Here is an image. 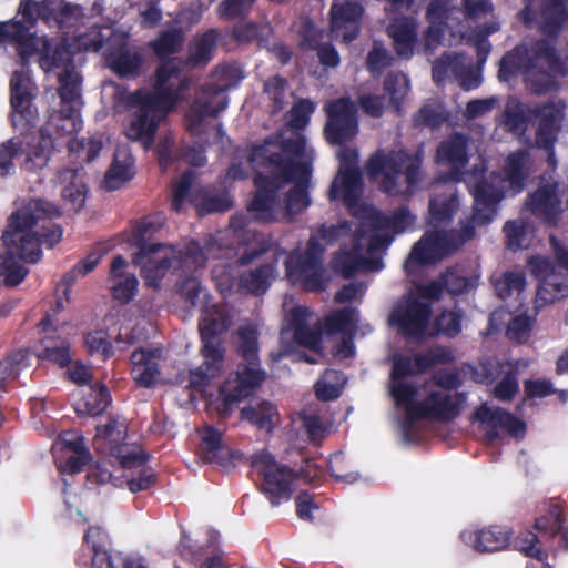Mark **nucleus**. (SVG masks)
<instances>
[{
  "mask_svg": "<svg viewBox=\"0 0 568 568\" xmlns=\"http://www.w3.org/2000/svg\"><path fill=\"white\" fill-rule=\"evenodd\" d=\"M348 210L352 221L323 224L311 234L304 252L295 250L286 257V276L292 283L310 291L321 290L324 284L323 254L326 245L334 242H341L342 248L333 258V267L343 276L348 277L358 270L379 268V252L389 245L394 235L408 230L415 220L405 207L384 216L362 201Z\"/></svg>",
  "mask_w": 568,
  "mask_h": 568,
  "instance_id": "obj_1",
  "label": "nucleus"
},
{
  "mask_svg": "<svg viewBox=\"0 0 568 568\" xmlns=\"http://www.w3.org/2000/svg\"><path fill=\"white\" fill-rule=\"evenodd\" d=\"M314 104L300 101L291 111L290 126L284 134L267 139L242 156L245 161L234 162L226 172L229 180H242L247 169L268 168V175L255 176L256 194L248 205L254 219L270 222L284 210L293 216L308 206L307 187L311 178L313 151L307 148L304 136L297 131L308 121Z\"/></svg>",
  "mask_w": 568,
  "mask_h": 568,
  "instance_id": "obj_2",
  "label": "nucleus"
},
{
  "mask_svg": "<svg viewBox=\"0 0 568 568\" xmlns=\"http://www.w3.org/2000/svg\"><path fill=\"white\" fill-rule=\"evenodd\" d=\"M274 250L280 254L276 244L268 240L254 237L250 243L230 246L223 237L209 236L203 243L185 242L181 246L162 243H139V251L133 255L132 263L141 271L146 285L158 287L161 281L174 272L191 273L205 265L210 258L225 260L213 267L212 274L221 292L264 293L274 276L272 265H262L248 272L239 273L237 267L251 263L263 253Z\"/></svg>",
  "mask_w": 568,
  "mask_h": 568,
  "instance_id": "obj_3",
  "label": "nucleus"
},
{
  "mask_svg": "<svg viewBox=\"0 0 568 568\" xmlns=\"http://www.w3.org/2000/svg\"><path fill=\"white\" fill-rule=\"evenodd\" d=\"M449 353L443 347H433L414 358L396 356L389 381V393L396 408L403 412L399 422L403 439L415 440V423L420 418L446 422L459 413L458 397L452 394L455 376L447 372H437L422 386L410 377L426 368L449 361Z\"/></svg>",
  "mask_w": 568,
  "mask_h": 568,
  "instance_id": "obj_4",
  "label": "nucleus"
},
{
  "mask_svg": "<svg viewBox=\"0 0 568 568\" xmlns=\"http://www.w3.org/2000/svg\"><path fill=\"white\" fill-rule=\"evenodd\" d=\"M528 150H517L507 155L503 175L490 173L471 185L474 214L469 223L462 225V232L434 230L427 232L414 247L405 263L407 271L417 264L432 263L454 252L475 235V227L490 222L496 214V205L507 192L519 193L535 171Z\"/></svg>",
  "mask_w": 568,
  "mask_h": 568,
  "instance_id": "obj_5",
  "label": "nucleus"
},
{
  "mask_svg": "<svg viewBox=\"0 0 568 568\" xmlns=\"http://www.w3.org/2000/svg\"><path fill=\"white\" fill-rule=\"evenodd\" d=\"M59 214L57 205L33 199L11 216L8 229L0 237V276L8 285L19 284L28 273L16 257L34 263L41 257V244L52 247L61 240L62 231L58 225H52L48 233L41 232L47 229L41 222Z\"/></svg>",
  "mask_w": 568,
  "mask_h": 568,
  "instance_id": "obj_6",
  "label": "nucleus"
},
{
  "mask_svg": "<svg viewBox=\"0 0 568 568\" xmlns=\"http://www.w3.org/2000/svg\"><path fill=\"white\" fill-rule=\"evenodd\" d=\"M181 61H165L156 71L153 91L141 90L131 98L135 108L126 135L131 140L141 141L145 149L153 144L154 133L160 121L176 104L180 90L186 82L179 77Z\"/></svg>",
  "mask_w": 568,
  "mask_h": 568,
  "instance_id": "obj_7",
  "label": "nucleus"
},
{
  "mask_svg": "<svg viewBox=\"0 0 568 568\" xmlns=\"http://www.w3.org/2000/svg\"><path fill=\"white\" fill-rule=\"evenodd\" d=\"M515 74H521L535 92H546L552 88L555 75L568 74V55L557 52L545 40L524 42L499 63L498 78L501 81H508Z\"/></svg>",
  "mask_w": 568,
  "mask_h": 568,
  "instance_id": "obj_8",
  "label": "nucleus"
},
{
  "mask_svg": "<svg viewBox=\"0 0 568 568\" xmlns=\"http://www.w3.org/2000/svg\"><path fill=\"white\" fill-rule=\"evenodd\" d=\"M478 282V276H466L460 270H452L443 276V283L432 282L427 285H418L400 301L393 310L389 322L410 336L424 334L429 317L430 304L439 298L443 284L452 294H462L473 290Z\"/></svg>",
  "mask_w": 568,
  "mask_h": 568,
  "instance_id": "obj_9",
  "label": "nucleus"
},
{
  "mask_svg": "<svg viewBox=\"0 0 568 568\" xmlns=\"http://www.w3.org/2000/svg\"><path fill=\"white\" fill-rule=\"evenodd\" d=\"M125 435V422L118 417L111 418L104 426L97 427L95 443L100 450L114 457L123 470L138 473V478L126 480L129 489L136 493L150 486L153 474L145 467L142 449L134 444L124 443Z\"/></svg>",
  "mask_w": 568,
  "mask_h": 568,
  "instance_id": "obj_10",
  "label": "nucleus"
},
{
  "mask_svg": "<svg viewBox=\"0 0 568 568\" xmlns=\"http://www.w3.org/2000/svg\"><path fill=\"white\" fill-rule=\"evenodd\" d=\"M63 64L54 69L59 80L60 109L52 112L41 133L45 136L53 134L59 136L71 135L82 126L80 109L81 100V77L77 70L75 58H61Z\"/></svg>",
  "mask_w": 568,
  "mask_h": 568,
  "instance_id": "obj_11",
  "label": "nucleus"
},
{
  "mask_svg": "<svg viewBox=\"0 0 568 568\" xmlns=\"http://www.w3.org/2000/svg\"><path fill=\"white\" fill-rule=\"evenodd\" d=\"M420 163L419 153L378 152L369 159L367 171L386 193L406 194L419 181Z\"/></svg>",
  "mask_w": 568,
  "mask_h": 568,
  "instance_id": "obj_12",
  "label": "nucleus"
},
{
  "mask_svg": "<svg viewBox=\"0 0 568 568\" xmlns=\"http://www.w3.org/2000/svg\"><path fill=\"white\" fill-rule=\"evenodd\" d=\"M242 77L234 67H222L206 83L186 115L187 130L194 135L206 133L212 120L229 104L226 90L234 87Z\"/></svg>",
  "mask_w": 568,
  "mask_h": 568,
  "instance_id": "obj_13",
  "label": "nucleus"
},
{
  "mask_svg": "<svg viewBox=\"0 0 568 568\" xmlns=\"http://www.w3.org/2000/svg\"><path fill=\"white\" fill-rule=\"evenodd\" d=\"M10 40L19 44V51L22 60H27L33 54H39L40 67L44 71H53L59 69L62 57L75 58L71 51V44L62 43L52 45L45 37H34L29 27L20 20L0 23V41Z\"/></svg>",
  "mask_w": 568,
  "mask_h": 568,
  "instance_id": "obj_14",
  "label": "nucleus"
},
{
  "mask_svg": "<svg viewBox=\"0 0 568 568\" xmlns=\"http://www.w3.org/2000/svg\"><path fill=\"white\" fill-rule=\"evenodd\" d=\"M11 89V121L12 125L24 131L28 126L34 124L38 112L32 103L34 88L30 79L29 69L22 64L20 70H16L10 81Z\"/></svg>",
  "mask_w": 568,
  "mask_h": 568,
  "instance_id": "obj_15",
  "label": "nucleus"
},
{
  "mask_svg": "<svg viewBox=\"0 0 568 568\" xmlns=\"http://www.w3.org/2000/svg\"><path fill=\"white\" fill-rule=\"evenodd\" d=\"M339 159V171L329 189V199H342L352 207L359 202L361 176L357 169V152L353 149H341L337 153Z\"/></svg>",
  "mask_w": 568,
  "mask_h": 568,
  "instance_id": "obj_16",
  "label": "nucleus"
},
{
  "mask_svg": "<svg viewBox=\"0 0 568 568\" xmlns=\"http://www.w3.org/2000/svg\"><path fill=\"white\" fill-rule=\"evenodd\" d=\"M325 109L328 118L325 126L327 140L334 144L352 140L358 129L356 104L349 98H339L327 103Z\"/></svg>",
  "mask_w": 568,
  "mask_h": 568,
  "instance_id": "obj_17",
  "label": "nucleus"
},
{
  "mask_svg": "<svg viewBox=\"0 0 568 568\" xmlns=\"http://www.w3.org/2000/svg\"><path fill=\"white\" fill-rule=\"evenodd\" d=\"M529 267L540 278L536 295L537 308L568 296V276L557 273L549 260L541 256L531 257Z\"/></svg>",
  "mask_w": 568,
  "mask_h": 568,
  "instance_id": "obj_18",
  "label": "nucleus"
},
{
  "mask_svg": "<svg viewBox=\"0 0 568 568\" xmlns=\"http://www.w3.org/2000/svg\"><path fill=\"white\" fill-rule=\"evenodd\" d=\"M254 465L263 475V487L272 505L280 504L282 499L287 500L292 493L294 474L285 466L277 464L268 453L256 456Z\"/></svg>",
  "mask_w": 568,
  "mask_h": 568,
  "instance_id": "obj_19",
  "label": "nucleus"
},
{
  "mask_svg": "<svg viewBox=\"0 0 568 568\" xmlns=\"http://www.w3.org/2000/svg\"><path fill=\"white\" fill-rule=\"evenodd\" d=\"M163 361L160 349H139L132 353V378L136 384L143 387H151L158 382L163 381L172 384L182 383L185 377L181 373L172 376H161V362Z\"/></svg>",
  "mask_w": 568,
  "mask_h": 568,
  "instance_id": "obj_20",
  "label": "nucleus"
},
{
  "mask_svg": "<svg viewBox=\"0 0 568 568\" xmlns=\"http://www.w3.org/2000/svg\"><path fill=\"white\" fill-rule=\"evenodd\" d=\"M454 0H432L426 10L428 28L423 34V44L426 51H434L442 44L445 29L457 30V18L454 13L459 11L453 4Z\"/></svg>",
  "mask_w": 568,
  "mask_h": 568,
  "instance_id": "obj_21",
  "label": "nucleus"
},
{
  "mask_svg": "<svg viewBox=\"0 0 568 568\" xmlns=\"http://www.w3.org/2000/svg\"><path fill=\"white\" fill-rule=\"evenodd\" d=\"M364 8L356 1H339L331 7L329 36L334 40L349 43L361 30Z\"/></svg>",
  "mask_w": 568,
  "mask_h": 568,
  "instance_id": "obj_22",
  "label": "nucleus"
},
{
  "mask_svg": "<svg viewBox=\"0 0 568 568\" xmlns=\"http://www.w3.org/2000/svg\"><path fill=\"white\" fill-rule=\"evenodd\" d=\"M359 315L353 307L332 311L324 325L328 334H341V342L334 346V356L341 359L351 357L355 352L354 334L357 329Z\"/></svg>",
  "mask_w": 568,
  "mask_h": 568,
  "instance_id": "obj_23",
  "label": "nucleus"
},
{
  "mask_svg": "<svg viewBox=\"0 0 568 568\" xmlns=\"http://www.w3.org/2000/svg\"><path fill=\"white\" fill-rule=\"evenodd\" d=\"M264 374L258 365H248L239 369L222 387L223 407L220 415L227 416L233 406L241 399L250 396L263 382Z\"/></svg>",
  "mask_w": 568,
  "mask_h": 568,
  "instance_id": "obj_24",
  "label": "nucleus"
},
{
  "mask_svg": "<svg viewBox=\"0 0 568 568\" xmlns=\"http://www.w3.org/2000/svg\"><path fill=\"white\" fill-rule=\"evenodd\" d=\"M290 325L281 331V342L293 338L298 345L316 349L320 345L321 332L318 321L305 306H294L288 314Z\"/></svg>",
  "mask_w": 568,
  "mask_h": 568,
  "instance_id": "obj_25",
  "label": "nucleus"
},
{
  "mask_svg": "<svg viewBox=\"0 0 568 568\" xmlns=\"http://www.w3.org/2000/svg\"><path fill=\"white\" fill-rule=\"evenodd\" d=\"M52 448L57 460L65 458L64 464L58 463L61 471L79 473L91 459V455L84 446V439L78 433L71 432L61 435Z\"/></svg>",
  "mask_w": 568,
  "mask_h": 568,
  "instance_id": "obj_26",
  "label": "nucleus"
},
{
  "mask_svg": "<svg viewBox=\"0 0 568 568\" xmlns=\"http://www.w3.org/2000/svg\"><path fill=\"white\" fill-rule=\"evenodd\" d=\"M562 105L560 102H548L544 105L536 106L530 113L539 119L537 128L536 143L539 148L550 149L548 154V163L552 168L557 165L552 145L556 141V132L561 120Z\"/></svg>",
  "mask_w": 568,
  "mask_h": 568,
  "instance_id": "obj_27",
  "label": "nucleus"
},
{
  "mask_svg": "<svg viewBox=\"0 0 568 568\" xmlns=\"http://www.w3.org/2000/svg\"><path fill=\"white\" fill-rule=\"evenodd\" d=\"M230 324L231 316L225 307L210 304L205 301V304L201 308L199 322L202 345L213 344V346L225 353L220 336L226 332Z\"/></svg>",
  "mask_w": 568,
  "mask_h": 568,
  "instance_id": "obj_28",
  "label": "nucleus"
},
{
  "mask_svg": "<svg viewBox=\"0 0 568 568\" xmlns=\"http://www.w3.org/2000/svg\"><path fill=\"white\" fill-rule=\"evenodd\" d=\"M200 452L206 463L215 464L225 470L234 466L240 458L223 440L222 433L211 426H206L201 433Z\"/></svg>",
  "mask_w": 568,
  "mask_h": 568,
  "instance_id": "obj_29",
  "label": "nucleus"
},
{
  "mask_svg": "<svg viewBox=\"0 0 568 568\" xmlns=\"http://www.w3.org/2000/svg\"><path fill=\"white\" fill-rule=\"evenodd\" d=\"M476 418L486 433L488 440H493L499 435V429L511 435H519L524 432L523 422L501 408L490 407L488 404L481 405L476 412Z\"/></svg>",
  "mask_w": 568,
  "mask_h": 568,
  "instance_id": "obj_30",
  "label": "nucleus"
},
{
  "mask_svg": "<svg viewBox=\"0 0 568 568\" xmlns=\"http://www.w3.org/2000/svg\"><path fill=\"white\" fill-rule=\"evenodd\" d=\"M541 29L547 34H555L566 23H568V10L566 0H529L525 8V14L532 19L537 16L539 6Z\"/></svg>",
  "mask_w": 568,
  "mask_h": 568,
  "instance_id": "obj_31",
  "label": "nucleus"
},
{
  "mask_svg": "<svg viewBox=\"0 0 568 568\" xmlns=\"http://www.w3.org/2000/svg\"><path fill=\"white\" fill-rule=\"evenodd\" d=\"M528 210L547 223H554L561 213L560 199L556 184L540 186L527 200Z\"/></svg>",
  "mask_w": 568,
  "mask_h": 568,
  "instance_id": "obj_32",
  "label": "nucleus"
},
{
  "mask_svg": "<svg viewBox=\"0 0 568 568\" xmlns=\"http://www.w3.org/2000/svg\"><path fill=\"white\" fill-rule=\"evenodd\" d=\"M134 175L133 158L126 146L116 149L112 163L105 173L103 187L113 191L123 186Z\"/></svg>",
  "mask_w": 568,
  "mask_h": 568,
  "instance_id": "obj_33",
  "label": "nucleus"
},
{
  "mask_svg": "<svg viewBox=\"0 0 568 568\" xmlns=\"http://www.w3.org/2000/svg\"><path fill=\"white\" fill-rule=\"evenodd\" d=\"M201 354L204 358L203 364L189 374L190 385L200 388L216 377L222 369L224 354L213 344L202 345Z\"/></svg>",
  "mask_w": 568,
  "mask_h": 568,
  "instance_id": "obj_34",
  "label": "nucleus"
},
{
  "mask_svg": "<svg viewBox=\"0 0 568 568\" xmlns=\"http://www.w3.org/2000/svg\"><path fill=\"white\" fill-rule=\"evenodd\" d=\"M462 540L477 551H497L506 547L509 536L500 527H489L480 530H465Z\"/></svg>",
  "mask_w": 568,
  "mask_h": 568,
  "instance_id": "obj_35",
  "label": "nucleus"
},
{
  "mask_svg": "<svg viewBox=\"0 0 568 568\" xmlns=\"http://www.w3.org/2000/svg\"><path fill=\"white\" fill-rule=\"evenodd\" d=\"M125 267L126 261L121 255H116L110 270L113 297L122 303H128L135 295L138 288L136 277L125 273Z\"/></svg>",
  "mask_w": 568,
  "mask_h": 568,
  "instance_id": "obj_36",
  "label": "nucleus"
},
{
  "mask_svg": "<svg viewBox=\"0 0 568 568\" xmlns=\"http://www.w3.org/2000/svg\"><path fill=\"white\" fill-rule=\"evenodd\" d=\"M437 161L448 165L458 174L468 162L467 139L460 134H455L443 142L437 149Z\"/></svg>",
  "mask_w": 568,
  "mask_h": 568,
  "instance_id": "obj_37",
  "label": "nucleus"
},
{
  "mask_svg": "<svg viewBox=\"0 0 568 568\" xmlns=\"http://www.w3.org/2000/svg\"><path fill=\"white\" fill-rule=\"evenodd\" d=\"M387 32L394 41V45L398 55H412L416 42V21L414 19H395L387 27Z\"/></svg>",
  "mask_w": 568,
  "mask_h": 568,
  "instance_id": "obj_38",
  "label": "nucleus"
},
{
  "mask_svg": "<svg viewBox=\"0 0 568 568\" xmlns=\"http://www.w3.org/2000/svg\"><path fill=\"white\" fill-rule=\"evenodd\" d=\"M241 418L268 433L278 424L280 414L274 404L263 400L243 407Z\"/></svg>",
  "mask_w": 568,
  "mask_h": 568,
  "instance_id": "obj_39",
  "label": "nucleus"
},
{
  "mask_svg": "<svg viewBox=\"0 0 568 568\" xmlns=\"http://www.w3.org/2000/svg\"><path fill=\"white\" fill-rule=\"evenodd\" d=\"M52 4L49 7L53 10L52 23L60 28H74L73 33L80 31V27H84L90 19V16L78 4L61 0H53Z\"/></svg>",
  "mask_w": 568,
  "mask_h": 568,
  "instance_id": "obj_40",
  "label": "nucleus"
},
{
  "mask_svg": "<svg viewBox=\"0 0 568 568\" xmlns=\"http://www.w3.org/2000/svg\"><path fill=\"white\" fill-rule=\"evenodd\" d=\"M84 540L92 550L93 567H114V559L110 552V540L101 527H90L84 535Z\"/></svg>",
  "mask_w": 568,
  "mask_h": 568,
  "instance_id": "obj_41",
  "label": "nucleus"
},
{
  "mask_svg": "<svg viewBox=\"0 0 568 568\" xmlns=\"http://www.w3.org/2000/svg\"><path fill=\"white\" fill-rule=\"evenodd\" d=\"M52 148L53 139L51 136L41 133L40 136L32 139L22 150L24 155L22 166L30 172L43 169L48 164Z\"/></svg>",
  "mask_w": 568,
  "mask_h": 568,
  "instance_id": "obj_42",
  "label": "nucleus"
},
{
  "mask_svg": "<svg viewBox=\"0 0 568 568\" xmlns=\"http://www.w3.org/2000/svg\"><path fill=\"white\" fill-rule=\"evenodd\" d=\"M60 183L64 184L61 194L74 210H79L85 200V184L79 169H67L59 173Z\"/></svg>",
  "mask_w": 568,
  "mask_h": 568,
  "instance_id": "obj_43",
  "label": "nucleus"
},
{
  "mask_svg": "<svg viewBox=\"0 0 568 568\" xmlns=\"http://www.w3.org/2000/svg\"><path fill=\"white\" fill-rule=\"evenodd\" d=\"M459 209V201L453 190L436 195L429 201V223L437 227L440 223L450 221Z\"/></svg>",
  "mask_w": 568,
  "mask_h": 568,
  "instance_id": "obj_44",
  "label": "nucleus"
},
{
  "mask_svg": "<svg viewBox=\"0 0 568 568\" xmlns=\"http://www.w3.org/2000/svg\"><path fill=\"white\" fill-rule=\"evenodd\" d=\"M110 404V395L103 386L90 387L81 398L74 403V409L81 416H97Z\"/></svg>",
  "mask_w": 568,
  "mask_h": 568,
  "instance_id": "obj_45",
  "label": "nucleus"
},
{
  "mask_svg": "<svg viewBox=\"0 0 568 568\" xmlns=\"http://www.w3.org/2000/svg\"><path fill=\"white\" fill-rule=\"evenodd\" d=\"M236 346L248 365H258V334L254 325L245 324L239 327Z\"/></svg>",
  "mask_w": 568,
  "mask_h": 568,
  "instance_id": "obj_46",
  "label": "nucleus"
},
{
  "mask_svg": "<svg viewBox=\"0 0 568 568\" xmlns=\"http://www.w3.org/2000/svg\"><path fill=\"white\" fill-rule=\"evenodd\" d=\"M463 9L455 7L459 13H454L453 17L457 18V31L452 32V37L455 38L458 34L460 38L464 36V29L462 28L463 19L478 20L493 13V4L489 0H463Z\"/></svg>",
  "mask_w": 568,
  "mask_h": 568,
  "instance_id": "obj_47",
  "label": "nucleus"
},
{
  "mask_svg": "<svg viewBox=\"0 0 568 568\" xmlns=\"http://www.w3.org/2000/svg\"><path fill=\"white\" fill-rule=\"evenodd\" d=\"M42 351L38 354L41 359H48L60 366L71 361L70 343L62 337L45 335L42 338Z\"/></svg>",
  "mask_w": 568,
  "mask_h": 568,
  "instance_id": "obj_48",
  "label": "nucleus"
},
{
  "mask_svg": "<svg viewBox=\"0 0 568 568\" xmlns=\"http://www.w3.org/2000/svg\"><path fill=\"white\" fill-rule=\"evenodd\" d=\"M108 64L121 75L134 74L141 65L142 58L136 51H130L123 47L106 54Z\"/></svg>",
  "mask_w": 568,
  "mask_h": 568,
  "instance_id": "obj_49",
  "label": "nucleus"
},
{
  "mask_svg": "<svg viewBox=\"0 0 568 568\" xmlns=\"http://www.w3.org/2000/svg\"><path fill=\"white\" fill-rule=\"evenodd\" d=\"M114 38L116 42L118 37L113 34V31L109 27L98 28L97 26L91 27L88 31H75L74 43L79 49L91 50L97 52L100 50L104 41H111Z\"/></svg>",
  "mask_w": 568,
  "mask_h": 568,
  "instance_id": "obj_50",
  "label": "nucleus"
},
{
  "mask_svg": "<svg viewBox=\"0 0 568 568\" xmlns=\"http://www.w3.org/2000/svg\"><path fill=\"white\" fill-rule=\"evenodd\" d=\"M217 34L214 30L207 31L194 39L190 47L189 62L193 67L206 64L213 55Z\"/></svg>",
  "mask_w": 568,
  "mask_h": 568,
  "instance_id": "obj_51",
  "label": "nucleus"
},
{
  "mask_svg": "<svg viewBox=\"0 0 568 568\" xmlns=\"http://www.w3.org/2000/svg\"><path fill=\"white\" fill-rule=\"evenodd\" d=\"M52 2L53 0H44L42 2L23 0L19 11L21 16L20 21L28 26L29 30L38 19H42L47 24H51L53 10H50L49 7L53 6Z\"/></svg>",
  "mask_w": 568,
  "mask_h": 568,
  "instance_id": "obj_52",
  "label": "nucleus"
},
{
  "mask_svg": "<svg viewBox=\"0 0 568 568\" xmlns=\"http://www.w3.org/2000/svg\"><path fill=\"white\" fill-rule=\"evenodd\" d=\"M409 80L403 72H389L384 81V92L388 97L389 104L399 110L400 103L409 92Z\"/></svg>",
  "mask_w": 568,
  "mask_h": 568,
  "instance_id": "obj_53",
  "label": "nucleus"
},
{
  "mask_svg": "<svg viewBox=\"0 0 568 568\" xmlns=\"http://www.w3.org/2000/svg\"><path fill=\"white\" fill-rule=\"evenodd\" d=\"M345 383L343 374L337 371H326L315 385L316 396L321 400H331L339 396Z\"/></svg>",
  "mask_w": 568,
  "mask_h": 568,
  "instance_id": "obj_54",
  "label": "nucleus"
},
{
  "mask_svg": "<svg viewBox=\"0 0 568 568\" xmlns=\"http://www.w3.org/2000/svg\"><path fill=\"white\" fill-rule=\"evenodd\" d=\"M183 43V33L180 29L173 28L163 32L156 40L150 44L160 58H165L180 50Z\"/></svg>",
  "mask_w": 568,
  "mask_h": 568,
  "instance_id": "obj_55",
  "label": "nucleus"
},
{
  "mask_svg": "<svg viewBox=\"0 0 568 568\" xmlns=\"http://www.w3.org/2000/svg\"><path fill=\"white\" fill-rule=\"evenodd\" d=\"M445 59H447V67L449 68V72L453 77L462 79V85L466 90H470L476 88L479 84V81L476 77H471L470 79H464V77L471 69V61L468 60L464 54H444Z\"/></svg>",
  "mask_w": 568,
  "mask_h": 568,
  "instance_id": "obj_56",
  "label": "nucleus"
},
{
  "mask_svg": "<svg viewBox=\"0 0 568 568\" xmlns=\"http://www.w3.org/2000/svg\"><path fill=\"white\" fill-rule=\"evenodd\" d=\"M298 422L311 443L318 444L328 433L326 424L313 410H303L300 414Z\"/></svg>",
  "mask_w": 568,
  "mask_h": 568,
  "instance_id": "obj_57",
  "label": "nucleus"
},
{
  "mask_svg": "<svg viewBox=\"0 0 568 568\" xmlns=\"http://www.w3.org/2000/svg\"><path fill=\"white\" fill-rule=\"evenodd\" d=\"M526 112L524 106L515 99L507 101L503 123L505 128L516 134H520L526 129Z\"/></svg>",
  "mask_w": 568,
  "mask_h": 568,
  "instance_id": "obj_58",
  "label": "nucleus"
},
{
  "mask_svg": "<svg viewBox=\"0 0 568 568\" xmlns=\"http://www.w3.org/2000/svg\"><path fill=\"white\" fill-rule=\"evenodd\" d=\"M525 277L521 272H507L495 281V290L500 298H508L519 294L525 287Z\"/></svg>",
  "mask_w": 568,
  "mask_h": 568,
  "instance_id": "obj_59",
  "label": "nucleus"
},
{
  "mask_svg": "<svg viewBox=\"0 0 568 568\" xmlns=\"http://www.w3.org/2000/svg\"><path fill=\"white\" fill-rule=\"evenodd\" d=\"M316 30L312 24H307V30L305 34V41L308 43L311 48H317V54L320 61L327 67H336L339 63V55L335 48L331 44L318 45V41L316 39Z\"/></svg>",
  "mask_w": 568,
  "mask_h": 568,
  "instance_id": "obj_60",
  "label": "nucleus"
},
{
  "mask_svg": "<svg viewBox=\"0 0 568 568\" xmlns=\"http://www.w3.org/2000/svg\"><path fill=\"white\" fill-rule=\"evenodd\" d=\"M70 151L75 152L78 158L91 162L102 149V140L100 136H92L87 141L70 140L68 142Z\"/></svg>",
  "mask_w": 568,
  "mask_h": 568,
  "instance_id": "obj_61",
  "label": "nucleus"
},
{
  "mask_svg": "<svg viewBox=\"0 0 568 568\" xmlns=\"http://www.w3.org/2000/svg\"><path fill=\"white\" fill-rule=\"evenodd\" d=\"M193 172H185L173 185L172 209L176 212L181 211L183 203L191 197L190 190L193 186Z\"/></svg>",
  "mask_w": 568,
  "mask_h": 568,
  "instance_id": "obj_62",
  "label": "nucleus"
},
{
  "mask_svg": "<svg viewBox=\"0 0 568 568\" xmlns=\"http://www.w3.org/2000/svg\"><path fill=\"white\" fill-rule=\"evenodd\" d=\"M264 93L273 101L274 111H280L287 103L285 81L280 77H273L265 82Z\"/></svg>",
  "mask_w": 568,
  "mask_h": 568,
  "instance_id": "obj_63",
  "label": "nucleus"
},
{
  "mask_svg": "<svg viewBox=\"0 0 568 568\" xmlns=\"http://www.w3.org/2000/svg\"><path fill=\"white\" fill-rule=\"evenodd\" d=\"M256 0H223L217 7V14L223 19H235L246 14Z\"/></svg>",
  "mask_w": 568,
  "mask_h": 568,
  "instance_id": "obj_64",
  "label": "nucleus"
}]
</instances>
